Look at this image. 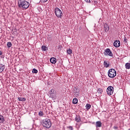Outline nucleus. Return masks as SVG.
<instances>
[{"label":"nucleus","mask_w":130,"mask_h":130,"mask_svg":"<svg viewBox=\"0 0 130 130\" xmlns=\"http://www.w3.org/2000/svg\"><path fill=\"white\" fill-rule=\"evenodd\" d=\"M108 77L113 79L116 76V71L113 69H110L108 72Z\"/></svg>","instance_id":"7ed1b4c3"},{"label":"nucleus","mask_w":130,"mask_h":130,"mask_svg":"<svg viewBox=\"0 0 130 130\" xmlns=\"http://www.w3.org/2000/svg\"><path fill=\"white\" fill-rule=\"evenodd\" d=\"M114 90V88H113V87L110 86H109L107 89V92L108 95H112V94H113V91Z\"/></svg>","instance_id":"39448f33"},{"label":"nucleus","mask_w":130,"mask_h":130,"mask_svg":"<svg viewBox=\"0 0 130 130\" xmlns=\"http://www.w3.org/2000/svg\"><path fill=\"white\" fill-rule=\"evenodd\" d=\"M75 119V121H76V122H80L81 117L79 115H76Z\"/></svg>","instance_id":"9b49d317"},{"label":"nucleus","mask_w":130,"mask_h":130,"mask_svg":"<svg viewBox=\"0 0 130 130\" xmlns=\"http://www.w3.org/2000/svg\"><path fill=\"white\" fill-rule=\"evenodd\" d=\"M72 52H73V51H72V49H69L67 50V53L68 54H72Z\"/></svg>","instance_id":"4be33fe9"},{"label":"nucleus","mask_w":130,"mask_h":130,"mask_svg":"<svg viewBox=\"0 0 130 130\" xmlns=\"http://www.w3.org/2000/svg\"><path fill=\"white\" fill-rule=\"evenodd\" d=\"M113 128H114V129H117V128H118V127L117 126H114L113 127Z\"/></svg>","instance_id":"2f4dec72"},{"label":"nucleus","mask_w":130,"mask_h":130,"mask_svg":"<svg viewBox=\"0 0 130 130\" xmlns=\"http://www.w3.org/2000/svg\"><path fill=\"white\" fill-rule=\"evenodd\" d=\"M5 118L2 115H0V123H3L5 121Z\"/></svg>","instance_id":"4468645a"},{"label":"nucleus","mask_w":130,"mask_h":130,"mask_svg":"<svg viewBox=\"0 0 130 130\" xmlns=\"http://www.w3.org/2000/svg\"><path fill=\"white\" fill-rule=\"evenodd\" d=\"M50 96L51 98L55 99V94L54 93H50Z\"/></svg>","instance_id":"6ab92c4d"},{"label":"nucleus","mask_w":130,"mask_h":130,"mask_svg":"<svg viewBox=\"0 0 130 130\" xmlns=\"http://www.w3.org/2000/svg\"><path fill=\"white\" fill-rule=\"evenodd\" d=\"M32 73V74H37L38 73V71L36 69H33Z\"/></svg>","instance_id":"412c9836"},{"label":"nucleus","mask_w":130,"mask_h":130,"mask_svg":"<svg viewBox=\"0 0 130 130\" xmlns=\"http://www.w3.org/2000/svg\"><path fill=\"white\" fill-rule=\"evenodd\" d=\"M50 93H54V89H51L50 90Z\"/></svg>","instance_id":"c756f323"},{"label":"nucleus","mask_w":130,"mask_h":130,"mask_svg":"<svg viewBox=\"0 0 130 130\" xmlns=\"http://www.w3.org/2000/svg\"><path fill=\"white\" fill-rule=\"evenodd\" d=\"M104 28L105 32H107L108 31H109V25H108V24L105 23L104 25Z\"/></svg>","instance_id":"6e6552de"},{"label":"nucleus","mask_w":130,"mask_h":130,"mask_svg":"<svg viewBox=\"0 0 130 130\" xmlns=\"http://www.w3.org/2000/svg\"><path fill=\"white\" fill-rule=\"evenodd\" d=\"M18 100H19V101H23V102H24V101H26V98H18Z\"/></svg>","instance_id":"dca6fc26"},{"label":"nucleus","mask_w":130,"mask_h":130,"mask_svg":"<svg viewBox=\"0 0 130 130\" xmlns=\"http://www.w3.org/2000/svg\"><path fill=\"white\" fill-rule=\"evenodd\" d=\"M85 107L87 110H89V109L91 108V105H90L89 104H87L85 106Z\"/></svg>","instance_id":"f3484780"},{"label":"nucleus","mask_w":130,"mask_h":130,"mask_svg":"<svg viewBox=\"0 0 130 130\" xmlns=\"http://www.w3.org/2000/svg\"><path fill=\"white\" fill-rule=\"evenodd\" d=\"M5 70V65L0 64V73H3Z\"/></svg>","instance_id":"f8f14e48"},{"label":"nucleus","mask_w":130,"mask_h":130,"mask_svg":"<svg viewBox=\"0 0 130 130\" xmlns=\"http://www.w3.org/2000/svg\"><path fill=\"white\" fill-rule=\"evenodd\" d=\"M104 54L105 55H109V56H113V54L109 48H107L105 50Z\"/></svg>","instance_id":"423d86ee"},{"label":"nucleus","mask_w":130,"mask_h":130,"mask_svg":"<svg viewBox=\"0 0 130 130\" xmlns=\"http://www.w3.org/2000/svg\"><path fill=\"white\" fill-rule=\"evenodd\" d=\"M86 3H91V0H84Z\"/></svg>","instance_id":"c85d7f7f"},{"label":"nucleus","mask_w":130,"mask_h":130,"mask_svg":"<svg viewBox=\"0 0 130 130\" xmlns=\"http://www.w3.org/2000/svg\"><path fill=\"white\" fill-rule=\"evenodd\" d=\"M50 61L51 63L54 64V63H56V59L55 58L52 57L50 58Z\"/></svg>","instance_id":"1a4fd4ad"},{"label":"nucleus","mask_w":130,"mask_h":130,"mask_svg":"<svg viewBox=\"0 0 130 130\" xmlns=\"http://www.w3.org/2000/svg\"><path fill=\"white\" fill-rule=\"evenodd\" d=\"M18 5L19 8H20V9H24L25 10L28 9L30 6V4L26 1V0H18Z\"/></svg>","instance_id":"f257e3e1"},{"label":"nucleus","mask_w":130,"mask_h":130,"mask_svg":"<svg viewBox=\"0 0 130 130\" xmlns=\"http://www.w3.org/2000/svg\"><path fill=\"white\" fill-rule=\"evenodd\" d=\"M113 45L115 47H119L120 46V42L116 40L114 42Z\"/></svg>","instance_id":"0eeeda50"},{"label":"nucleus","mask_w":130,"mask_h":130,"mask_svg":"<svg viewBox=\"0 0 130 130\" xmlns=\"http://www.w3.org/2000/svg\"><path fill=\"white\" fill-rule=\"evenodd\" d=\"M75 92H78V89L77 88H75Z\"/></svg>","instance_id":"72a5a7b5"},{"label":"nucleus","mask_w":130,"mask_h":130,"mask_svg":"<svg viewBox=\"0 0 130 130\" xmlns=\"http://www.w3.org/2000/svg\"><path fill=\"white\" fill-rule=\"evenodd\" d=\"M12 45H13L12 44V43H11V42H8L7 43V46L8 48L12 47Z\"/></svg>","instance_id":"a211bd4d"},{"label":"nucleus","mask_w":130,"mask_h":130,"mask_svg":"<svg viewBox=\"0 0 130 130\" xmlns=\"http://www.w3.org/2000/svg\"><path fill=\"white\" fill-rule=\"evenodd\" d=\"M73 103L74 104H77V103H78V99L74 98L73 100Z\"/></svg>","instance_id":"aec40b11"},{"label":"nucleus","mask_w":130,"mask_h":130,"mask_svg":"<svg viewBox=\"0 0 130 130\" xmlns=\"http://www.w3.org/2000/svg\"><path fill=\"white\" fill-rule=\"evenodd\" d=\"M39 116H43V115H44V113H43V112L42 111H40L39 112Z\"/></svg>","instance_id":"b1692460"},{"label":"nucleus","mask_w":130,"mask_h":130,"mask_svg":"<svg viewBox=\"0 0 130 130\" xmlns=\"http://www.w3.org/2000/svg\"><path fill=\"white\" fill-rule=\"evenodd\" d=\"M55 14L57 18H61V17H62V12L59 8H56L55 9Z\"/></svg>","instance_id":"20e7f679"},{"label":"nucleus","mask_w":130,"mask_h":130,"mask_svg":"<svg viewBox=\"0 0 130 130\" xmlns=\"http://www.w3.org/2000/svg\"><path fill=\"white\" fill-rule=\"evenodd\" d=\"M47 48V47H46V46H42V50H43L44 51H46Z\"/></svg>","instance_id":"5701e85b"},{"label":"nucleus","mask_w":130,"mask_h":130,"mask_svg":"<svg viewBox=\"0 0 130 130\" xmlns=\"http://www.w3.org/2000/svg\"><path fill=\"white\" fill-rule=\"evenodd\" d=\"M69 128L70 130H74V128H73V126H70L69 127Z\"/></svg>","instance_id":"cd10ccee"},{"label":"nucleus","mask_w":130,"mask_h":130,"mask_svg":"<svg viewBox=\"0 0 130 130\" xmlns=\"http://www.w3.org/2000/svg\"><path fill=\"white\" fill-rule=\"evenodd\" d=\"M124 42H127V39H126V37L124 38Z\"/></svg>","instance_id":"7c9ffc66"},{"label":"nucleus","mask_w":130,"mask_h":130,"mask_svg":"<svg viewBox=\"0 0 130 130\" xmlns=\"http://www.w3.org/2000/svg\"><path fill=\"white\" fill-rule=\"evenodd\" d=\"M125 69L127 70H129L130 69V63H126L125 64Z\"/></svg>","instance_id":"2eb2a0df"},{"label":"nucleus","mask_w":130,"mask_h":130,"mask_svg":"<svg viewBox=\"0 0 130 130\" xmlns=\"http://www.w3.org/2000/svg\"><path fill=\"white\" fill-rule=\"evenodd\" d=\"M42 125L46 128H50L51 127V121L49 119H45L42 120Z\"/></svg>","instance_id":"f03ea898"},{"label":"nucleus","mask_w":130,"mask_h":130,"mask_svg":"<svg viewBox=\"0 0 130 130\" xmlns=\"http://www.w3.org/2000/svg\"><path fill=\"white\" fill-rule=\"evenodd\" d=\"M95 125L96 127H101L102 126V123L100 121H96Z\"/></svg>","instance_id":"9d476101"},{"label":"nucleus","mask_w":130,"mask_h":130,"mask_svg":"<svg viewBox=\"0 0 130 130\" xmlns=\"http://www.w3.org/2000/svg\"><path fill=\"white\" fill-rule=\"evenodd\" d=\"M47 1L48 0H40V2H41L42 3H46Z\"/></svg>","instance_id":"bb28decb"},{"label":"nucleus","mask_w":130,"mask_h":130,"mask_svg":"<svg viewBox=\"0 0 130 130\" xmlns=\"http://www.w3.org/2000/svg\"><path fill=\"white\" fill-rule=\"evenodd\" d=\"M98 91H100L99 92L101 93L102 92H103V90H102V89H101V88L98 89Z\"/></svg>","instance_id":"a878e982"},{"label":"nucleus","mask_w":130,"mask_h":130,"mask_svg":"<svg viewBox=\"0 0 130 130\" xmlns=\"http://www.w3.org/2000/svg\"><path fill=\"white\" fill-rule=\"evenodd\" d=\"M74 95L75 97H79V92H75Z\"/></svg>","instance_id":"393cba45"},{"label":"nucleus","mask_w":130,"mask_h":130,"mask_svg":"<svg viewBox=\"0 0 130 130\" xmlns=\"http://www.w3.org/2000/svg\"><path fill=\"white\" fill-rule=\"evenodd\" d=\"M3 54V52H2V51H0V55H2Z\"/></svg>","instance_id":"473e14b6"},{"label":"nucleus","mask_w":130,"mask_h":130,"mask_svg":"<svg viewBox=\"0 0 130 130\" xmlns=\"http://www.w3.org/2000/svg\"><path fill=\"white\" fill-rule=\"evenodd\" d=\"M104 66L105 68H109V61H104Z\"/></svg>","instance_id":"ddd939ff"}]
</instances>
